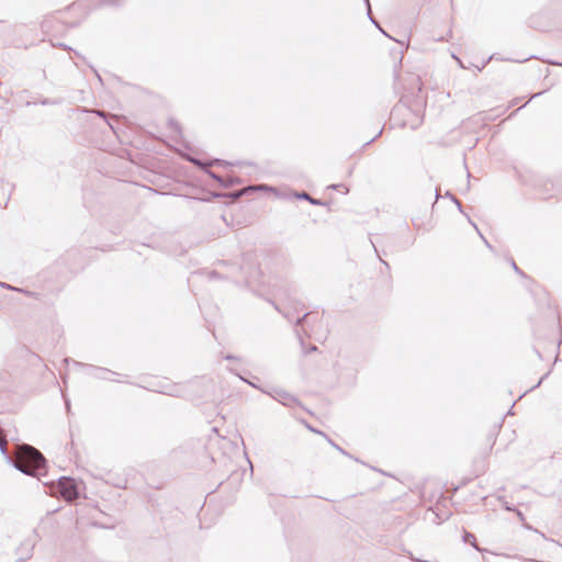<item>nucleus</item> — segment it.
<instances>
[{
  "mask_svg": "<svg viewBox=\"0 0 562 562\" xmlns=\"http://www.w3.org/2000/svg\"><path fill=\"white\" fill-rule=\"evenodd\" d=\"M504 508L507 510V512H515L516 508L512 505H509L507 502H504Z\"/></svg>",
  "mask_w": 562,
  "mask_h": 562,
  "instance_id": "nucleus-16",
  "label": "nucleus"
},
{
  "mask_svg": "<svg viewBox=\"0 0 562 562\" xmlns=\"http://www.w3.org/2000/svg\"><path fill=\"white\" fill-rule=\"evenodd\" d=\"M515 513L521 521L525 520L524 514L520 510L516 509Z\"/></svg>",
  "mask_w": 562,
  "mask_h": 562,
  "instance_id": "nucleus-19",
  "label": "nucleus"
},
{
  "mask_svg": "<svg viewBox=\"0 0 562 562\" xmlns=\"http://www.w3.org/2000/svg\"><path fill=\"white\" fill-rule=\"evenodd\" d=\"M542 92H539V93H536L531 97V99L536 98V97H539Z\"/></svg>",
  "mask_w": 562,
  "mask_h": 562,
  "instance_id": "nucleus-26",
  "label": "nucleus"
},
{
  "mask_svg": "<svg viewBox=\"0 0 562 562\" xmlns=\"http://www.w3.org/2000/svg\"><path fill=\"white\" fill-rule=\"evenodd\" d=\"M5 447H7V441H5V440L0 439V450H1L3 453L5 452Z\"/></svg>",
  "mask_w": 562,
  "mask_h": 562,
  "instance_id": "nucleus-17",
  "label": "nucleus"
},
{
  "mask_svg": "<svg viewBox=\"0 0 562 562\" xmlns=\"http://www.w3.org/2000/svg\"><path fill=\"white\" fill-rule=\"evenodd\" d=\"M97 114L100 115V116H103V112H100V111H97Z\"/></svg>",
  "mask_w": 562,
  "mask_h": 562,
  "instance_id": "nucleus-29",
  "label": "nucleus"
},
{
  "mask_svg": "<svg viewBox=\"0 0 562 562\" xmlns=\"http://www.w3.org/2000/svg\"><path fill=\"white\" fill-rule=\"evenodd\" d=\"M465 216H467V218H468L469 223H470V224H471V225H472V226L477 231V233L480 234V236H481V238L483 239L484 244H485L490 249H493V248H492V246H491V244H490V243L485 239V237L480 233V231H479V228H477L476 224H475L474 222H472V220L470 218V216H469V215H465Z\"/></svg>",
  "mask_w": 562,
  "mask_h": 562,
  "instance_id": "nucleus-12",
  "label": "nucleus"
},
{
  "mask_svg": "<svg viewBox=\"0 0 562 562\" xmlns=\"http://www.w3.org/2000/svg\"><path fill=\"white\" fill-rule=\"evenodd\" d=\"M366 4H367V8H368V16L370 19V21L384 34V35H387L383 30L382 27L379 25V23L375 21V19L372 16V13H371V7H370V2L369 0H364Z\"/></svg>",
  "mask_w": 562,
  "mask_h": 562,
  "instance_id": "nucleus-9",
  "label": "nucleus"
},
{
  "mask_svg": "<svg viewBox=\"0 0 562 562\" xmlns=\"http://www.w3.org/2000/svg\"><path fill=\"white\" fill-rule=\"evenodd\" d=\"M282 404H283V406H292V405L297 404V400L294 396L283 392Z\"/></svg>",
  "mask_w": 562,
  "mask_h": 562,
  "instance_id": "nucleus-6",
  "label": "nucleus"
},
{
  "mask_svg": "<svg viewBox=\"0 0 562 562\" xmlns=\"http://www.w3.org/2000/svg\"><path fill=\"white\" fill-rule=\"evenodd\" d=\"M66 407H67L68 411L70 409V404H69V402L67 400H66Z\"/></svg>",
  "mask_w": 562,
  "mask_h": 562,
  "instance_id": "nucleus-24",
  "label": "nucleus"
},
{
  "mask_svg": "<svg viewBox=\"0 0 562 562\" xmlns=\"http://www.w3.org/2000/svg\"><path fill=\"white\" fill-rule=\"evenodd\" d=\"M109 3L110 4H116V2L114 0H111Z\"/></svg>",
  "mask_w": 562,
  "mask_h": 562,
  "instance_id": "nucleus-30",
  "label": "nucleus"
},
{
  "mask_svg": "<svg viewBox=\"0 0 562 562\" xmlns=\"http://www.w3.org/2000/svg\"><path fill=\"white\" fill-rule=\"evenodd\" d=\"M13 465L24 474L34 475L35 470H40L45 465V458L34 447L21 445L18 446L16 459Z\"/></svg>",
  "mask_w": 562,
  "mask_h": 562,
  "instance_id": "nucleus-2",
  "label": "nucleus"
},
{
  "mask_svg": "<svg viewBox=\"0 0 562 562\" xmlns=\"http://www.w3.org/2000/svg\"><path fill=\"white\" fill-rule=\"evenodd\" d=\"M305 426H306V427H307V429H310L312 432L319 434V435H322V436H324V437H326V436H327V435H325L323 431L315 429V427H312V426H311V425H308V424H305Z\"/></svg>",
  "mask_w": 562,
  "mask_h": 562,
  "instance_id": "nucleus-14",
  "label": "nucleus"
},
{
  "mask_svg": "<svg viewBox=\"0 0 562 562\" xmlns=\"http://www.w3.org/2000/svg\"><path fill=\"white\" fill-rule=\"evenodd\" d=\"M374 139H375V137H373L372 139L368 140L367 145L371 144Z\"/></svg>",
  "mask_w": 562,
  "mask_h": 562,
  "instance_id": "nucleus-27",
  "label": "nucleus"
},
{
  "mask_svg": "<svg viewBox=\"0 0 562 562\" xmlns=\"http://www.w3.org/2000/svg\"><path fill=\"white\" fill-rule=\"evenodd\" d=\"M289 198H295V199H299V200H306V201H308L313 205H325L326 204L324 201L311 196L305 191L295 192L293 190H284L283 189V199H289Z\"/></svg>",
  "mask_w": 562,
  "mask_h": 562,
  "instance_id": "nucleus-4",
  "label": "nucleus"
},
{
  "mask_svg": "<svg viewBox=\"0 0 562 562\" xmlns=\"http://www.w3.org/2000/svg\"><path fill=\"white\" fill-rule=\"evenodd\" d=\"M212 177H213V178H215V179H217V180H220V178H218V177H216V175H214V173H212Z\"/></svg>",
  "mask_w": 562,
  "mask_h": 562,
  "instance_id": "nucleus-31",
  "label": "nucleus"
},
{
  "mask_svg": "<svg viewBox=\"0 0 562 562\" xmlns=\"http://www.w3.org/2000/svg\"><path fill=\"white\" fill-rule=\"evenodd\" d=\"M58 491L68 502L75 501L79 496L77 484L74 479L63 476L58 480Z\"/></svg>",
  "mask_w": 562,
  "mask_h": 562,
  "instance_id": "nucleus-3",
  "label": "nucleus"
},
{
  "mask_svg": "<svg viewBox=\"0 0 562 562\" xmlns=\"http://www.w3.org/2000/svg\"><path fill=\"white\" fill-rule=\"evenodd\" d=\"M380 260H381V262H382L384 266L389 267V265H387V262H386V261H384V260H382V259H380Z\"/></svg>",
  "mask_w": 562,
  "mask_h": 562,
  "instance_id": "nucleus-28",
  "label": "nucleus"
},
{
  "mask_svg": "<svg viewBox=\"0 0 562 562\" xmlns=\"http://www.w3.org/2000/svg\"><path fill=\"white\" fill-rule=\"evenodd\" d=\"M464 542L471 543L477 551H480V548L476 546V539L475 536L471 532H465L463 536Z\"/></svg>",
  "mask_w": 562,
  "mask_h": 562,
  "instance_id": "nucleus-7",
  "label": "nucleus"
},
{
  "mask_svg": "<svg viewBox=\"0 0 562 562\" xmlns=\"http://www.w3.org/2000/svg\"><path fill=\"white\" fill-rule=\"evenodd\" d=\"M161 392H162V393H167V394H169V395H175V396L179 395L178 393L173 392V389H172V390H170V391H161Z\"/></svg>",
  "mask_w": 562,
  "mask_h": 562,
  "instance_id": "nucleus-20",
  "label": "nucleus"
},
{
  "mask_svg": "<svg viewBox=\"0 0 562 562\" xmlns=\"http://www.w3.org/2000/svg\"><path fill=\"white\" fill-rule=\"evenodd\" d=\"M366 4H367V8H368V16L370 19V21L384 34V35H387L383 30L382 27L379 25V23L375 21V19L372 16V13H371V7H370V2L369 0H364Z\"/></svg>",
  "mask_w": 562,
  "mask_h": 562,
  "instance_id": "nucleus-10",
  "label": "nucleus"
},
{
  "mask_svg": "<svg viewBox=\"0 0 562 562\" xmlns=\"http://www.w3.org/2000/svg\"><path fill=\"white\" fill-rule=\"evenodd\" d=\"M326 440L335 448L337 449L340 453L342 454H348L341 447H339L337 443H335L328 436L325 437Z\"/></svg>",
  "mask_w": 562,
  "mask_h": 562,
  "instance_id": "nucleus-13",
  "label": "nucleus"
},
{
  "mask_svg": "<svg viewBox=\"0 0 562 562\" xmlns=\"http://www.w3.org/2000/svg\"><path fill=\"white\" fill-rule=\"evenodd\" d=\"M452 201H453V203L457 205V209H458L461 213H463V209H462V204H461V202H460L456 196H452Z\"/></svg>",
  "mask_w": 562,
  "mask_h": 562,
  "instance_id": "nucleus-15",
  "label": "nucleus"
},
{
  "mask_svg": "<svg viewBox=\"0 0 562 562\" xmlns=\"http://www.w3.org/2000/svg\"><path fill=\"white\" fill-rule=\"evenodd\" d=\"M366 4H367V8H368V16L370 19V21L384 34V35H387L383 30L382 27L379 25V23L375 21V19L372 16V13H371V7H370V2L369 0H364Z\"/></svg>",
  "mask_w": 562,
  "mask_h": 562,
  "instance_id": "nucleus-8",
  "label": "nucleus"
},
{
  "mask_svg": "<svg viewBox=\"0 0 562 562\" xmlns=\"http://www.w3.org/2000/svg\"><path fill=\"white\" fill-rule=\"evenodd\" d=\"M98 371H99V373H100L98 376H99V378H102V379H111V378H110V376H108V375H111V376H112V375H116V373H115V372H112V371H110V370L102 369V368H99V369H98Z\"/></svg>",
  "mask_w": 562,
  "mask_h": 562,
  "instance_id": "nucleus-11",
  "label": "nucleus"
},
{
  "mask_svg": "<svg viewBox=\"0 0 562 562\" xmlns=\"http://www.w3.org/2000/svg\"><path fill=\"white\" fill-rule=\"evenodd\" d=\"M552 64H553V65H560V66H562V63H552Z\"/></svg>",
  "mask_w": 562,
  "mask_h": 562,
  "instance_id": "nucleus-32",
  "label": "nucleus"
},
{
  "mask_svg": "<svg viewBox=\"0 0 562 562\" xmlns=\"http://www.w3.org/2000/svg\"><path fill=\"white\" fill-rule=\"evenodd\" d=\"M512 266L514 268V270L519 273V274H522L521 270L517 267V265L515 263V261H512Z\"/></svg>",
  "mask_w": 562,
  "mask_h": 562,
  "instance_id": "nucleus-18",
  "label": "nucleus"
},
{
  "mask_svg": "<svg viewBox=\"0 0 562 562\" xmlns=\"http://www.w3.org/2000/svg\"><path fill=\"white\" fill-rule=\"evenodd\" d=\"M439 196H440V194H439V190L437 189V190H436V200H438V199H439Z\"/></svg>",
  "mask_w": 562,
  "mask_h": 562,
  "instance_id": "nucleus-23",
  "label": "nucleus"
},
{
  "mask_svg": "<svg viewBox=\"0 0 562 562\" xmlns=\"http://www.w3.org/2000/svg\"><path fill=\"white\" fill-rule=\"evenodd\" d=\"M297 315H291L290 312L283 311V317L292 325L293 331L299 339L304 353H310L317 350L315 345H311L307 350H304V337L312 336V326L318 321L317 316H313L311 312L296 311Z\"/></svg>",
  "mask_w": 562,
  "mask_h": 562,
  "instance_id": "nucleus-1",
  "label": "nucleus"
},
{
  "mask_svg": "<svg viewBox=\"0 0 562 562\" xmlns=\"http://www.w3.org/2000/svg\"><path fill=\"white\" fill-rule=\"evenodd\" d=\"M544 378H546V375H544V376H542V378L539 380V382H538L533 387H531V390H533L535 387H538V386L542 383V381H543V379H544Z\"/></svg>",
  "mask_w": 562,
  "mask_h": 562,
  "instance_id": "nucleus-21",
  "label": "nucleus"
},
{
  "mask_svg": "<svg viewBox=\"0 0 562 562\" xmlns=\"http://www.w3.org/2000/svg\"><path fill=\"white\" fill-rule=\"evenodd\" d=\"M445 196L449 198L452 200V196H454L450 191H447Z\"/></svg>",
  "mask_w": 562,
  "mask_h": 562,
  "instance_id": "nucleus-22",
  "label": "nucleus"
},
{
  "mask_svg": "<svg viewBox=\"0 0 562 562\" xmlns=\"http://www.w3.org/2000/svg\"><path fill=\"white\" fill-rule=\"evenodd\" d=\"M329 188L336 190L338 188V186L337 184H333Z\"/></svg>",
  "mask_w": 562,
  "mask_h": 562,
  "instance_id": "nucleus-25",
  "label": "nucleus"
},
{
  "mask_svg": "<svg viewBox=\"0 0 562 562\" xmlns=\"http://www.w3.org/2000/svg\"><path fill=\"white\" fill-rule=\"evenodd\" d=\"M0 286H1V288H3V289L10 290V291H15V292H22V293H25V294H26V295H29V296H33V295H34V293H32V292H29V291H26V290H23V289H20V288L13 286V285H11V284H9V283H5V282H1V281H0Z\"/></svg>",
  "mask_w": 562,
  "mask_h": 562,
  "instance_id": "nucleus-5",
  "label": "nucleus"
}]
</instances>
